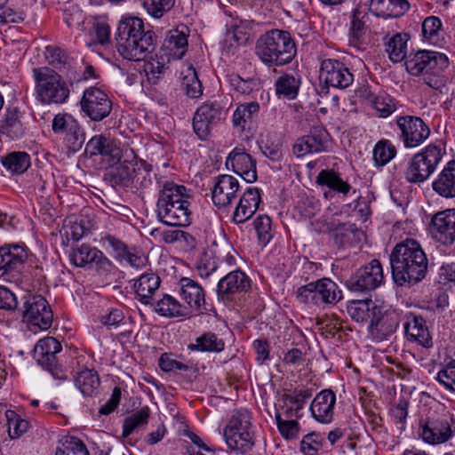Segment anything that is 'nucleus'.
<instances>
[{"label": "nucleus", "mask_w": 455, "mask_h": 455, "mask_svg": "<svg viewBox=\"0 0 455 455\" xmlns=\"http://www.w3.org/2000/svg\"><path fill=\"white\" fill-rule=\"evenodd\" d=\"M389 259L392 277L399 286L417 284L427 275V255L420 243L414 239H405L398 243L392 250Z\"/></svg>", "instance_id": "f257e3e1"}, {"label": "nucleus", "mask_w": 455, "mask_h": 455, "mask_svg": "<svg viewBox=\"0 0 455 455\" xmlns=\"http://www.w3.org/2000/svg\"><path fill=\"white\" fill-rule=\"evenodd\" d=\"M116 49L121 56L132 61H140L152 53L156 45V36L152 30H146L142 19L123 15L118 22Z\"/></svg>", "instance_id": "f03ea898"}, {"label": "nucleus", "mask_w": 455, "mask_h": 455, "mask_svg": "<svg viewBox=\"0 0 455 455\" xmlns=\"http://www.w3.org/2000/svg\"><path fill=\"white\" fill-rule=\"evenodd\" d=\"M156 214L168 226L185 227L190 224L189 195L186 187L171 180H157Z\"/></svg>", "instance_id": "7ed1b4c3"}, {"label": "nucleus", "mask_w": 455, "mask_h": 455, "mask_svg": "<svg viewBox=\"0 0 455 455\" xmlns=\"http://www.w3.org/2000/svg\"><path fill=\"white\" fill-rule=\"evenodd\" d=\"M449 66L448 57L442 52L422 50L411 53L405 61L406 70L434 90H441L445 79L441 75Z\"/></svg>", "instance_id": "20e7f679"}, {"label": "nucleus", "mask_w": 455, "mask_h": 455, "mask_svg": "<svg viewBox=\"0 0 455 455\" xmlns=\"http://www.w3.org/2000/svg\"><path fill=\"white\" fill-rule=\"evenodd\" d=\"M256 54L268 66H282L292 60L295 44L286 31L273 29L262 35L256 43Z\"/></svg>", "instance_id": "39448f33"}, {"label": "nucleus", "mask_w": 455, "mask_h": 455, "mask_svg": "<svg viewBox=\"0 0 455 455\" xmlns=\"http://www.w3.org/2000/svg\"><path fill=\"white\" fill-rule=\"evenodd\" d=\"M445 147L441 143H431L413 155L404 170V178L409 183H423L435 172L445 155Z\"/></svg>", "instance_id": "423d86ee"}, {"label": "nucleus", "mask_w": 455, "mask_h": 455, "mask_svg": "<svg viewBox=\"0 0 455 455\" xmlns=\"http://www.w3.org/2000/svg\"><path fill=\"white\" fill-rule=\"evenodd\" d=\"M227 445L238 453L251 451L255 444L251 414L246 409L235 411L224 428Z\"/></svg>", "instance_id": "0eeeda50"}, {"label": "nucleus", "mask_w": 455, "mask_h": 455, "mask_svg": "<svg viewBox=\"0 0 455 455\" xmlns=\"http://www.w3.org/2000/svg\"><path fill=\"white\" fill-rule=\"evenodd\" d=\"M36 99L43 104H63L69 97V89L54 70L44 67L33 69Z\"/></svg>", "instance_id": "6e6552de"}, {"label": "nucleus", "mask_w": 455, "mask_h": 455, "mask_svg": "<svg viewBox=\"0 0 455 455\" xmlns=\"http://www.w3.org/2000/svg\"><path fill=\"white\" fill-rule=\"evenodd\" d=\"M226 110L220 102L208 100L202 103L193 117V130L200 140H207L212 130L226 118Z\"/></svg>", "instance_id": "1a4fd4ad"}, {"label": "nucleus", "mask_w": 455, "mask_h": 455, "mask_svg": "<svg viewBox=\"0 0 455 455\" xmlns=\"http://www.w3.org/2000/svg\"><path fill=\"white\" fill-rule=\"evenodd\" d=\"M69 259L71 264L77 267L94 268L100 274L111 272L114 267L112 261L101 251L86 243L72 248Z\"/></svg>", "instance_id": "9d476101"}, {"label": "nucleus", "mask_w": 455, "mask_h": 455, "mask_svg": "<svg viewBox=\"0 0 455 455\" xmlns=\"http://www.w3.org/2000/svg\"><path fill=\"white\" fill-rule=\"evenodd\" d=\"M61 351V345L53 337L40 339L34 348V357L37 363L47 370L54 379H65L66 373L59 366L56 355Z\"/></svg>", "instance_id": "9b49d317"}, {"label": "nucleus", "mask_w": 455, "mask_h": 455, "mask_svg": "<svg viewBox=\"0 0 455 455\" xmlns=\"http://www.w3.org/2000/svg\"><path fill=\"white\" fill-rule=\"evenodd\" d=\"M80 106L84 114L95 122L106 118L112 110V102L108 94L92 86L84 92Z\"/></svg>", "instance_id": "f8f14e48"}, {"label": "nucleus", "mask_w": 455, "mask_h": 455, "mask_svg": "<svg viewBox=\"0 0 455 455\" xmlns=\"http://www.w3.org/2000/svg\"><path fill=\"white\" fill-rule=\"evenodd\" d=\"M52 311L41 295H28L23 305V320L40 330H48L52 323Z\"/></svg>", "instance_id": "ddd939ff"}, {"label": "nucleus", "mask_w": 455, "mask_h": 455, "mask_svg": "<svg viewBox=\"0 0 455 455\" xmlns=\"http://www.w3.org/2000/svg\"><path fill=\"white\" fill-rule=\"evenodd\" d=\"M384 275L380 262L372 259L370 263L359 268L347 280V287L355 292L372 291L382 283Z\"/></svg>", "instance_id": "4468645a"}, {"label": "nucleus", "mask_w": 455, "mask_h": 455, "mask_svg": "<svg viewBox=\"0 0 455 455\" xmlns=\"http://www.w3.org/2000/svg\"><path fill=\"white\" fill-rule=\"evenodd\" d=\"M396 124L401 131V139L406 148L421 145L430 135L428 125L420 117L400 116L396 120Z\"/></svg>", "instance_id": "2eb2a0df"}, {"label": "nucleus", "mask_w": 455, "mask_h": 455, "mask_svg": "<svg viewBox=\"0 0 455 455\" xmlns=\"http://www.w3.org/2000/svg\"><path fill=\"white\" fill-rule=\"evenodd\" d=\"M399 322L400 315L396 310L379 307L368 326V331L373 340L380 342L395 333Z\"/></svg>", "instance_id": "dca6fc26"}, {"label": "nucleus", "mask_w": 455, "mask_h": 455, "mask_svg": "<svg viewBox=\"0 0 455 455\" xmlns=\"http://www.w3.org/2000/svg\"><path fill=\"white\" fill-rule=\"evenodd\" d=\"M320 79L329 86L345 89L352 84L354 76L348 68L339 60L327 59L322 61Z\"/></svg>", "instance_id": "f3484780"}, {"label": "nucleus", "mask_w": 455, "mask_h": 455, "mask_svg": "<svg viewBox=\"0 0 455 455\" xmlns=\"http://www.w3.org/2000/svg\"><path fill=\"white\" fill-rule=\"evenodd\" d=\"M329 134L320 126L313 127L307 135L298 139L293 145V154L302 157L307 154L321 153L327 150Z\"/></svg>", "instance_id": "a211bd4d"}, {"label": "nucleus", "mask_w": 455, "mask_h": 455, "mask_svg": "<svg viewBox=\"0 0 455 455\" xmlns=\"http://www.w3.org/2000/svg\"><path fill=\"white\" fill-rule=\"evenodd\" d=\"M85 151L91 156H101L110 164L118 163L124 154L120 143L104 135H95L89 140Z\"/></svg>", "instance_id": "6ab92c4d"}, {"label": "nucleus", "mask_w": 455, "mask_h": 455, "mask_svg": "<svg viewBox=\"0 0 455 455\" xmlns=\"http://www.w3.org/2000/svg\"><path fill=\"white\" fill-rule=\"evenodd\" d=\"M433 237L444 245L455 241V209L440 212L432 218L429 227Z\"/></svg>", "instance_id": "aec40b11"}, {"label": "nucleus", "mask_w": 455, "mask_h": 455, "mask_svg": "<svg viewBox=\"0 0 455 455\" xmlns=\"http://www.w3.org/2000/svg\"><path fill=\"white\" fill-rule=\"evenodd\" d=\"M239 188L236 178L228 174L219 175L215 178L212 189L213 204L219 208L230 205L236 197Z\"/></svg>", "instance_id": "412c9836"}, {"label": "nucleus", "mask_w": 455, "mask_h": 455, "mask_svg": "<svg viewBox=\"0 0 455 455\" xmlns=\"http://www.w3.org/2000/svg\"><path fill=\"white\" fill-rule=\"evenodd\" d=\"M28 252L24 245L5 244L0 247V277L18 271L28 259Z\"/></svg>", "instance_id": "4be33fe9"}, {"label": "nucleus", "mask_w": 455, "mask_h": 455, "mask_svg": "<svg viewBox=\"0 0 455 455\" xmlns=\"http://www.w3.org/2000/svg\"><path fill=\"white\" fill-rule=\"evenodd\" d=\"M52 129L55 134L62 136L70 146L75 148L82 144L80 125L70 114H57L52 120Z\"/></svg>", "instance_id": "5701e85b"}, {"label": "nucleus", "mask_w": 455, "mask_h": 455, "mask_svg": "<svg viewBox=\"0 0 455 455\" xmlns=\"http://www.w3.org/2000/svg\"><path fill=\"white\" fill-rule=\"evenodd\" d=\"M226 165L246 182L252 183L257 180L256 162L243 149H233L227 157Z\"/></svg>", "instance_id": "b1692460"}, {"label": "nucleus", "mask_w": 455, "mask_h": 455, "mask_svg": "<svg viewBox=\"0 0 455 455\" xmlns=\"http://www.w3.org/2000/svg\"><path fill=\"white\" fill-rule=\"evenodd\" d=\"M406 338L411 342H416L423 347L428 348L433 346L432 337L430 336L425 319L413 313H408L405 315L403 323Z\"/></svg>", "instance_id": "393cba45"}, {"label": "nucleus", "mask_w": 455, "mask_h": 455, "mask_svg": "<svg viewBox=\"0 0 455 455\" xmlns=\"http://www.w3.org/2000/svg\"><path fill=\"white\" fill-rule=\"evenodd\" d=\"M250 286L251 282L248 276L243 272L235 270L220 279L217 285V294L221 299H229L235 293L248 291Z\"/></svg>", "instance_id": "a878e982"}, {"label": "nucleus", "mask_w": 455, "mask_h": 455, "mask_svg": "<svg viewBox=\"0 0 455 455\" xmlns=\"http://www.w3.org/2000/svg\"><path fill=\"white\" fill-rule=\"evenodd\" d=\"M261 202L260 191L257 188H248L240 197L233 213V221L245 223L259 209Z\"/></svg>", "instance_id": "bb28decb"}, {"label": "nucleus", "mask_w": 455, "mask_h": 455, "mask_svg": "<svg viewBox=\"0 0 455 455\" xmlns=\"http://www.w3.org/2000/svg\"><path fill=\"white\" fill-rule=\"evenodd\" d=\"M336 403V395L330 389L318 393L310 404L312 417L320 423L331 422Z\"/></svg>", "instance_id": "cd10ccee"}, {"label": "nucleus", "mask_w": 455, "mask_h": 455, "mask_svg": "<svg viewBox=\"0 0 455 455\" xmlns=\"http://www.w3.org/2000/svg\"><path fill=\"white\" fill-rule=\"evenodd\" d=\"M433 190L443 198L455 197V160L449 161L432 183Z\"/></svg>", "instance_id": "c85d7f7f"}, {"label": "nucleus", "mask_w": 455, "mask_h": 455, "mask_svg": "<svg viewBox=\"0 0 455 455\" xmlns=\"http://www.w3.org/2000/svg\"><path fill=\"white\" fill-rule=\"evenodd\" d=\"M410 8L407 0H371L370 10L376 16L398 18L403 16Z\"/></svg>", "instance_id": "c756f323"}, {"label": "nucleus", "mask_w": 455, "mask_h": 455, "mask_svg": "<svg viewBox=\"0 0 455 455\" xmlns=\"http://www.w3.org/2000/svg\"><path fill=\"white\" fill-rule=\"evenodd\" d=\"M180 297L188 304L186 307L191 312L199 309L204 304V291L198 283L183 277L180 281Z\"/></svg>", "instance_id": "7c9ffc66"}, {"label": "nucleus", "mask_w": 455, "mask_h": 455, "mask_svg": "<svg viewBox=\"0 0 455 455\" xmlns=\"http://www.w3.org/2000/svg\"><path fill=\"white\" fill-rule=\"evenodd\" d=\"M160 278L155 273L142 274L135 280L133 289L138 299L146 305L151 304L152 297L160 286Z\"/></svg>", "instance_id": "2f4dec72"}, {"label": "nucleus", "mask_w": 455, "mask_h": 455, "mask_svg": "<svg viewBox=\"0 0 455 455\" xmlns=\"http://www.w3.org/2000/svg\"><path fill=\"white\" fill-rule=\"evenodd\" d=\"M422 439L431 444L446 442L451 436L449 423L445 419L427 421L422 426Z\"/></svg>", "instance_id": "473e14b6"}, {"label": "nucleus", "mask_w": 455, "mask_h": 455, "mask_svg": "<svg viewBox=\"0 0 455 455\" xmlns=\"http://www.w3.org/2000/svg\"><path fill=\"white\" fill-rule=\"evenodd\" d=\"M75 385L84 396H93L99 393L100 380L94 369L83 368L75 375Z\"/></svg>", "instance_id": "72a5a7b5"}, {"label": "nucleus", "mask_w": 455, "mask_h": 455, "mask_svg": "<svg viewBox=\"0 0 455 455\" xmlns=\"http://www.w3.org/2000/svg\"><path fill=\"white\" fill-rule=\"evenodd\" d=\"M315 305L334 304L341 299V291L330 278H322L314 282Z\"/></svg>", "instance_id": "f704fd0d"}, {"label": "nucleus", "mask_w": 455, "mask_h": 455, "mask_svg": "<svg viewBox=\"0 0 455 455\" xmlns=\"http://www.w3.org/2000/svg\"><path fill=\"white\" fill-rule=\"evenodd\" d=\"M187 48L188 38L186 34L176 29L169 32L163 51L169 60H180L185 55Z\"/></svg>", "instance_id": "c9c22d12"}, {"label": "nucleus", "mask_w": 455, "mask_h": 455, "mask_svg": "<svg viewBox=\"0 0 455 455\" xmlns=\"http://www.w3.org/2000/svg\"><path fill=\"white\" fill-rule=\"evenodd\" d=\"M156 312L165 317H188L191 310L180 303L174 297L165 294L156 304Z\"/></svg>", "instance_id": "e433bc0d"}, {"label": "nucleus", "mask_w": 455, "mask_h": 455, "mask_svg": "<svg viewBox=\"0 0 455 455\" xmlns=\"http://www.w3.org/2000/svg\"><path fill=\"white\" fill-rule=\"evenodd\" d=\"M259 111V105L256 101L240 104L233 114V125L241 131H244L246 128L250 129Z\"/></svg>", "instance_id": "4c0bfd02"}, {"label": "nucleus", "mask_w": 455, "mask_h": 455, "mask_svg": "<svg viewBox=\"0 0 455 455\" xmlns=\"http://www.w3.org/2000/svg\"><path fill=\"white\" fill-rule=\"evenodd\" d=\"M4 169L12 175L24 173L30 166V156L23 151H13L3 156L0 160Z\"/></svg>", "instance_id": "58836bf2"}, {"label": "nucleus", "mask_w": 455, "mask_h": 455, "mask_svg": "<svg viewBox=\"0 0 455 455\" xmlns=\"http://www.w3.org/2000/svg\"><path fill=\"white\" fill-rule=\"evenodd\" d=\"M379 307L371 299L354 300L347 307V313L355 322H366L373 319Z\"/></svg>", "instance_id": "ea45409f"}, {"label": "nucleus", "mask_w": 455, "mask_h": 455, "mask_svg": "<svg viewBox=\"0 0 455 455\" xmlns=\"http://www.w3.org/2000/svg\"><path fill=\"white\" fill-rule=\"evenodd\" d=\"M316 183L344 196L347 195L351 189V186L333 170H322L316 177Z\"/></svg>", "instance_id": "a19ab883"}, {"label": "nucleus", "mask_w": 455, "mask_h": 455, "mask_svg": "<svg viewBox=\"0 0 455 455\" xmlns=\"http://www.w3.org/2000/svg\"><path fill=\"white\" fill-rule=\"evenodd\" d=\"M275 86L278 97L293 100L298 95L300 79L299 76L283 74L277 78Z\"/></svg>", "instance_id": "79ce46f5"}, {"label": "nucleus", "mask_w": 455, "mask_h": 455, "mask_svg": "<svg viewBox=\"0 0 455 455\" xmlns=\"http://www.w3.org/2000/svg\"><path fill=\"white\" fill-rule=\"evenodd\" d=\"M311 395L312 394L309 389L296 390L291 395H283V401L286 407L284 415L287 418H291L293 416L298 417L299 411L303 409L307 399H309Z\"/></svg>", "instance_id": "37998d69"}, {"label": "nucleus", "mask_w": 455, "mask_h": 455, "mask_svg": "<svg viewBox=\"0 0 455 455\" xmlns=\"http://www.w3.org/2000/svg\"><path fill=\"white\" fill-rule=\"evenodd\" d=\"M328 229L335 233L336 242L343 246L352 243L362 234L355 224H337L335 220H331L329 223Z\"/></svg>", "instance_id": "c03bdc74"}, {"label": "nucleus", "mask_w": 455, "mask_h": 455, "mask_svg": "<svg viewBox=\"0 0 455 455\" xmlns=\"http://www.w3.org/2000/svg\"><path fill=\"white\" fill-rule=\"evenodd\" d=\"M181 88L186 95L191 99H198L203 94V85L197 73L192 66L181 71Z\"/></svg>", "instance_id": "a18cd8bd"}, {"label": "nucleus", "mask_w": 455, "mask_h": 455, "mask_svg": "<svg viewBox=\"0 0 455 455\" xmlns=\"http://www.w3.org/2000/svg\"><path fill=\"white\" fill-rule=\"evenodd\" d=\"M225 347L222 339L213 332H205L197 337L195 343L189 344L188 348L193 351L220 353Z\"/></svg>", "instance_id": "49530a36"}, {"label": "nucleus", "mask_w": 455, "mask_h": 455, "mask_svg": "<svg viewBox=\"0 0 455 455\" xmlns=\"http://www.w3.org/2000/svg\"><path fill=\"white\" fill-rule=\"evenodd\" d=\"M150 410L145 406L126 417L123 423L122 436L128 437L137 428L145 427L148 422Z\"/></svg>", "instance_id": "de8ad7c7"}, {"label": "nucleus", "mask_w": 455, "mask_h": 455, "mask_svg": "<svg viewBox=\"0 0 455 455\" xmlns=\"http://www.w3.org/2000/svg\"><path fill=\"white\" fill-rule=\"evenodd\" d=\"M0 129L2 132L6 133L12 139L20 138L23 134L24 129L16 108L6 110L4 117L1 121Z\"/></svg>", "instance_id": "09e8293b"}, {"label": "nucleus", "mask_w": 455, "mask_h": 455, "mask_svg": "<svg viewBox=\"0 0 455 455\" xmlns=\"http://www.w3.org/2000/svg\"><path fill=\"white\" fill-rule=\"evenodd\" d=\"M387 52L393 62L402 61L407 54L406 35H395L387 44Z\"/></svg>", "instance_id": "8fccbe9b"}, {"label": "nucleus", "mask_w": 455, "mask_h": 455, "mask_svg": "<svg viewBox=\"0 0 455 455\" xmlns=\"http://www.w3.org/2000/svg\"><path fill=\"white\" fill-rule=\"evenodd\" d=\"M373 160L377 166H384L396 155L395 147L387 140H381L373 148Z\"/></svg>", "instance_id": "3c124183"}, {"label": "nucleus", "mask_w": 455, "mask_h": 455, "mask_svg": "<svg viewBox=\"0 0 455 455\" xmlns=\"http://www.w3.org/2000/svg\"><path fill=\"white\" fill-rule=\"evenodd\" d=\"M170 61L168 58L163 55H156V58H152L147 61L144 65V71L148 77V80L152 84H156L159 78L164 75L167 63Z\"/></svg>", "instance_id": "603ef678"}, {"label": "nucleus", "mask_w": 455, "mask_h": 455, "mask_svg": "<svg viewBox=\"0 0 455 455\" xmlns=\"http://www.w3.org/2000/svg\"><path fill=\"white\" fill-rule=\"evenodd\" d=\"M254 229L257 233L259 244L265 247L273 237L271 220L267 215H259L253 220Z\"/></svg>", "instance_id": "864d4df0"}, {"label": "nucleus", "mask_w": 455, "mask_h": 455, "mask_svg": "<svg viewBox=\"0 0 455 455\" xmlns=\"http://www.w3.org/2000/svg\"><path fill=\"white\" fill-rule=\"evenodd\" d=\"M8 434L11 439L19 438L28 428V422L18 415L14 411L8 410L5 412Z\"/></svg>", "instance_id": "5fc2aeb1"}, {"label": "nucleus", "mask_w": 455, "mask_h": 455, "mask_svg": "<svg viewBox=\"0 0 455 455\" xmlns=\"http://www.w3.org/2000/svg\"><path fill=\"white\" fill-rule=\"evenodd\" d=\"M63 20L70 29L82 31L85 16L77 5L71 4L64 9Z\"/></svg>", "instance_id": "6e6d98bb"}, {"label": "nucleus", "mask_w": 455, "mask_h": 455, "mask_svg": "<svg viewBox=\"0 0 455 455\" xmlns=\"http://www.w3.org/2000/svg\"><path fill=\"white\" fill-rule=\"evenodd\" d=\"M276 426L280 435L286 440L296 439L300 431V426L298 421L282 419L281 413L276 411L275 415Z\"/></svg>", "instance_id": "4d7b16f0"}, {"label": "nucleus", "mask_w": 455, "mask_h": 455, "mask_svg": "<svg viewBox=\"0 0 455 455\" xmlns=\"http://www.w3.org/2000/svg\"><path fill=\"white\" fill-rule=\"evenodd\" d=\"M365 33L364 22L354 13L348 36L349 44L356 49H361L364 42Z\"/></svg>", "instance_id": "13d9d810"}, {"label": "nucleus", "mask_w": 455, "mask_h": 455, "mask_svg": "<svg viewBox=\"0 0 455 455\" xmlns=\"http://www.w3.org/2000/svg\"><path fill=\"white\" fill-rule=\"evenodd\" d=\"M55 455H89V451L80 439L69 437L57 448Z\"/></svg>", "instance_id": "bf43d9fd"}, {"label": "nucleus", "mask_w": 455, "mask_h": 455, "mask_svg": "<svg viewBox=\"0 0 455 455\" xmlns=\"http://www.w3.org/2000/svg\"><path fill=\"white\" fill-rule=\"evenodd\" d=\"M175 4V0H143V7L153 18L159 19L169 12Z\"/></svg>", "instance_id": "052dcab7"}, {"label": "nucleus", "mask_w": 455, "mask_h": 455, "mask_svg": "<svg viewBox=\"0 0 455 455\" xmlns=\"http://www.w3.org/2000/svg\"><path fill=\"white\" fill-rule=\"evenodd\" d=\"M442 30V21L438 17L429 16L422 23V35L430 43H436Z\"/></svg>", "instance_id": "680f3d73"}, {"label": "nucleus", "mask_w": 455, "mask_h": 455, "mask_svg": "<svg viewBox=\"0 0 455 455\" xmlns=\"http://www.w3.org/2000/svg\"><path fill=\"white\" fill-rule=\"evenodd\" d=\"M103 246L111 251L113 257L118 261L130 248L122 240L113 235L106 234L101 237Z\"/></svg>", "instance_id": "e2e57ef3"}, {"label": "nucleus", "mask_w": 455, "mask_h": 455, "mask_svg": "<svg viewBox=\"0 0 455 455\" xmlns=\"http://www.w3.org/2000/svg\"><path fill=\"white\" fill-rule=\"evenodd\" d=\"M217 264L214 258L207 253L201 254L196 262V270L202 278H209L217 271Z\"/></svg>", "instance_id": "0e129e2a"}, {"label": "nucleus", "mask_w": 455, "mask_h": 455, "mask_svg": "<svg viewBox=\"0 0 455 455\" xmlns=\"http://www.w3.org/2000/svg\"><path fill=\"white\" fill-rule=\"evenodd\" d=\"M436 380L455 394V359H451L446 367L437 373Z\"/></svg>", "instance_id": "69168bd1"}, {"label": "nucleus", "mask_w": 455, "mask_h": 455, "mask_svg": "<svg viewBox=\"0 0 455 455\" xmlns=\"http://www.w3.org/2000/svg\"><path fill=\"white\" fill-rule=\"evenodd\" d=\"M371 106L379 113V117H387L395 110L394 100L387 95H378L371 100Z\"/></svg>", "instance_id": "338daca9"}, {"label": "nucleus", "mask_w": 455, "mask_h": 455, "mask_svg": "<svg viewBox=\"0 0 455 455\" xmlns=\"http://www.w3.org/2000/svg\"><path fill=\"white\" fill-rule=\"evenodd\" d=\"M119 262L125 261L132 267L135 269H141L148 265V258L146 255L136 248H129L118 260Z\"/></svg>", "instance_id": "774afa93"}]
</instances>
